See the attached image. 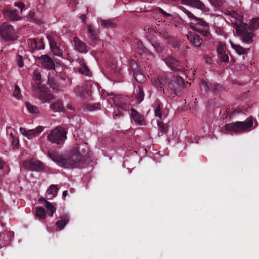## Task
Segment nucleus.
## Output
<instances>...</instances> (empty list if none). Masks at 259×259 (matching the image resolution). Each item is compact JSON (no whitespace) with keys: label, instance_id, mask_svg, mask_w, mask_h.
Wrapping results in <instances>:
<instances>
[{"label":"nucleus","instance_id":"obj_1","mask_svg":"<svg viewBox=\"0 0 259 259\" xmlns=\"http://www.w3.org/2000/svg\"><path fill=\"white\" fill-rule=\"evenodd\" d=\"M222 12L235 25L237 35L245 43L250 44L253 41V34L247 30V25L243 22V17L241 13L236 11L223 8Z\"/></svg>","mask_w":259,"mask_h":259},{"label":"nucleus","instance_id":"obj_2","mask_svg":"<svg viewBox=\"0 0 259 259\" xmlns=\"http://www.w3.org/2000/svg\"><path fill=\"white\" fill-rule=\"evenodd\" d=\"M87 148L85 143L74 146L70 151L68 157H64L62 167L67 168L85 167L88 165V160L83 154H85Z\"/></svg>","mask_w":259,"mask_h":259},{"label":"nucleus","instance_id":"obj_3","mask_svg":"<svg viewBox=\"0 0 259 259\" xmlns=\"http://www.w3.org/2000/svg\"><path fill=\"white\" fill-rule=\"evenodd\" d=\"M144 31L146 33L145 37L150 42L156 51L159 54L162 53V46H161L162 26L161 21L160 20L157 21L153 28L145 27Z\"/></svg>","mask_w":259,"mask_h":259},{"label":"nucleus","instance_id":"obj_4","mask_svg":"<svg viewBox=\"0 0 259 259\" xmlns=\"http://www.w3.org/2000/svg\"><path fill=\"white\" fill-rule=\"evenodd\" d=\"M168 83L169 88L175 93L179 88L185 87V82L180 75L174 72H166L163 75V82Z\"/></svg>","mask_w":259,"mask_h":259},{"label":"nucleus","instance_id":"obj_5","mask_svg":"<svg viewBox=\"0 0 259 259\" xmlns=\"http://www.w3.org/2000/svg\"><path fill=\"white\" fill-rule=\"evenodd\" d=\"M253 125L252 117H248L244 121H237L226 124V128L228 131L237 133L245 132Z\"/></svg>","mask_w":259,"mask_h":259},{"label":"nucleus","instance_id":"obj_6","mask_svg":"<svg viewBox=\"0 0 259 259\" xmlns=\"http://www.w3.org/2000/svg\"><path fill=\"white\" fill-rule=\"evenodd\" d=\"M67 132L62 127H57L51 131L47 136V139L53 143L63 144L67 138Z\"/></svg>","mask_w":259,"mask_h":259},{"label":"nucleus","instance_id":"obj_7","mask_svg":"<svg viewBox=\"0 0 259 259\" xmlns=\"http://www.w3.org/2000/svg\"><path fill=\"white\" fill-rule=\"evenodd\" d=\"M0 34L5 39L13 41L17 38V35L14 27L11 25L4 23L0 26Z\"/></svg>","mask_w":259,"mask_h":259},{"label":"nucleus","instance_id":"obj_8","mask_svg":"<svg viewBox=\"0 0 259 259\" xmlns=\"http://www.w3.org/2000/svg\"><path fill=\"white\" fill-rule=\"evenodd\" d=\"M61 79L63 80V82L59 81L56 77L52 76L50 73H49L48 82L50 87L53 89V90L56 91H62L66 88V83L64 82L65 80L64 77H61Z\"/></svg>","mask_w":259,"mask_h":259},{"label":"nucleus","instance_id":"obj_9","mask_svg":"<svg viewBox=\"0 0 259 259\" xmlns=\"http://www.w3.org/2000/svg\"><path fill=\"white\" fill-rule=\"evenodd\" d=\"M166 65L174 71H178L180 74L185 75V69L180 67L181 63L172 56L163 59Z\"/></svg>","mask_w":259,"mask_h":259},{"label":"nucleus","instance_id":"obj_10","mask_svg":"<svg viewBox=\"0 0 259 259\" xmlns=\"http://www.w3.org/2000/svg\"><path fill=\"white\" fill-rule=\"evenodd\" d=\"M22 165L26 169L32 171H41L44 169V165L42 162L33 159L23 161Z\"/></svg>","mask_w":259,"mask_h":259},{"label":"nucleus","instance_id":"obj_11","mask_svg":"<svg viewBox=\"0 0 259 259\" xmlns=\"http://www.w3.org/2000/svg\"><path fill=\"white\" fill-rule=\"evenodd\" d=\"M50 49L54 55L58 57H63L65 47L63 45L58 44L55 39L51 36L48 37Z\"/></svg>","mask_w":259,"mask_h":259},{"label":"nucleus","instance_id":"obj_12","mask_svg":"<svg viewBox=\"0 0 259 259\" xmlns=\"http://www.w3.org/2000/svg\"><path fill=\"white\" fill-rule=\"evenodd\" d=\"M218 58L222 63H228L229 58L226 53V45L225 42L219 41L216 48Z\"/></svg>","mask_w":259,"mask_h":259},{"label":"nucleus","instance_id":"obj_13","mask_svg":"<svg viewBox=\"0 0 259 259\" xmlns=\"http://www.w3.org/2000/svg\"><path fill=\"white\" fill-rule=\"evenodd\" d=\"M36 60L40 63L41 66L47 69H55V64L52 59L48 55H41L37 57Z\"/></svg>","mask_w":259,"mask_h":259},{"label":"nucleus","instance_id":"obj_14","mask_svg":"<svg viewBox=\"0 0 259 259\" xmlns=\"http://www.w3.org/2000/svg\"><path fill=\"white\" fill-rule=\"evenodd\" d=\"M129 99L130 98L128 97L123 96H116L113 98V102L119 109L126 110L129 103Z\"/></svg>","mask_w":259,"mask_h":259},{"label":"nucleus","instance_id":"obj_15","mask_svg":"<svg viewBox=\"0 0 259 259\" xmlns=\"http://www.w3.org/2000/svg\"><path fill=\"white\" fill-rule=\"evenodd\" d=\"M196 22H197L195 25L196 31L202 35L207 36L209 34V29L208 24L200 18Z\"/></svg>","mask_w":259,"mask_h":259},{"label":"nucleus","instance_id":"obj_16","mask_svg":"<svg viewBox=\"0 0 259 259\" xmlns=\"http://www.w3.org/2000/svg\"><path fill=\"white\" fill-rule=\"evenodd\" d=\"M33 94L40 100L46 102L50 99L51 95H48L45 91L44 86L33 88Z\"/></svg>","mask_w":259,"mask_h":259},{"label":"nucleus","instance_id":"obj_17","mask_svg":"<svg viewBox=\"0 0 259 259\" xmlns=\"http://www.w3.org/2000/svg\"><path fill=\"white\" fill-rule=\"evenodd\" d=\"M44 38H29L27 40L28 45L32 50H39L45 49V44L43 41Z\"/></svg>","mask_w":259,"mask_h":259},{"label":"nucleus","instance_id":"obj_18","mask_svg":"<svg viewBox=\"0 0 259 259\" xmlns=\"http://www.w3.org/2000/svg\"><path fill=\"white\" fill-rule=\"evenodd\" d=\"M3 14L5 18L8 21H17L21 18L18 11L15 9H7L3 12Z\"/></svg>","mask_w":259,"mask_h":259},{"label":"nucleus","instance_id":"obj_19","mask_svg":"<svg viewBox=\"0 0 259 259\" xmlns=\"http://www.w3.org/2000/svg\"><path fill=\"white\" fill-rule=\"evenodd\" d=\"M181 3L200 10H204L205 5L200 0H181Z\"/></svg>","mask_w":259,"mask_h":259},{"label":"nucleus","instance_id":"obj_20","mask_svg":"<svg viewBox=\"0 0 259 259\" xmlns=\"http://www.w3.org/2000/svg\"><path fill=\"white\" fill-rule=\"evenodd\" d=\"M73 41L76 51L80 53H86L88 52L86 44L81 41L78 37H74Z\"/></svg>","mask_w":259,"mask_h":259},{"label":"nucleus","instance_id":"obj_21","mask_svg":"<svg viewBox=\"0 0 259 259\" xmlns=\"http://www.w3.org/2000/svg\"><path fill=\"white\" fill-rule=\"evenodd\" d=\"M12 237L13 234L11 232L0 233V248L8 245Z\"/></svg>","mask_w":259,"mask_h":259},{"label":"nucleus","instance_id":"obj_22","mask_svg":"<svg viewBox=\"0 0 259 259\" xmlns=\"http://www.w3.org/2000/svg\"><path fill=\"white\" fill-rule=\"evenodd\" d=\"M187 36L188 39L194 47L196 48L200 47L202 43V39L198 34L190 33L187 35Z\"/></svg>","mask_w":259,"mask_h":259},{"label":"nucleus","instance_id":"obj_23","mask_svg":"<svg viewBox=\"0 0 259 259\" xmlns=\"http://www.w3.org/2000/svg\"><path fill=\"white\" fill-rule=\"evenodd\" d=\"M134 95L135 98V104H140L144 99V92L141 85H138L134 91Z\"/></svg>","mask_w":259,"mask_h":259},{"label":"nucleus","instance_id":"obj_24","mask_svg":"<svg viewBox=\"0 0 259 259\" xmlns=\"http://www.w3.org/2000/svg\"><path fill=\"white\" fill-rule=\"evenodd\" d=\"M76 94L81 98L88 99L91 97V91L86 87H77L75 90Z\"/></svg>","mask_w":259,"mask_h":259},{"label":"nucleus","instance_id":"obj_25","mask_svg":"<svg viewBox=\"0 0 259 259\" xmlns=\"http://www.w3.org/2000/svg\"><path fill=\"white\" fill-rule=\"evenodd\" d=\"M131 117L136 123L139 125H142L144 121V117L135 109L131 108Z\"/></svg>","mask_w":259,"mask_h":259},{"label":"nucleus","instance_id":"obj_26","mask_svg":"<svg viewBox=\"0 0 259 259\" xmlns=\"http://www.w3.org/2000/svg\"><path fill=\"white\" fill-rule=\"evenodd\" d=\"M70 220L69 215L64 214L60 217V220L56 223V225L60 230H62Z\"/></svg>","mask_w":259,"mask_h":259},{"label":"nucleus","instance_id":"obj_27","mask_svg":"<svg viewBox=\"0 0 259 259\" xmlns=\"http://www.w3.org/2000/svg\"><path fill=\"white\" fill-rule=\"evenodd\" d=\"M48 156L51 159L58 163L60 166H62L64 160V157L63 156L59 155L55 152H49Z\"/></svg>","mask_w":259,"mask_h":259},{"label":"nucleus","instance_id":"obj_28","mask_svg":"<svg viewBox=\"0 0 259 259\" xmlns=\"http://www.w3.org/2000/svg\"><path fill=\"white\" fill-rule=\"evenodd\" d=\"M50 108L54 112L64 111L63 102L61 100H58L54 102L50 105Z\"/></svg>","mask_w":259,"mask_h":259},{"label":"nucleus","instance_id":"obj_29","mask_svg":"<svg viewBox=\"0 0 259 259\" xmlns=\"http://www.w3.org/2000/svg\"><path fill=\"white\" fill-rule=\"evenodd\" d=\"M58 188L56 185H52L47 190V194L48 199H52L54 198L58 193Z\"/></svg>","mask_w":259,"mask_h":259},{"label":"nucleus","instance_id":"obj_30","mask_svg":"<svg viewBox=\"0 0 259 259\" xmlns=\"http://www.w3.org/2000/svg\"><path fill=\"white\" fill-rule=\"evenodd\" d=\"M82 110L84 112H90L97 110L100 108V104L94 103L93 104H84L82 105Z\"/></svg>","mask_w":259,"mask_h":259},{"label":"nucleus","instance_id":"obj_31","mask_svg":"<svg viewBox=\"0 0 259 259\" xmlns=\"http://www.w3.org/2000/svg\"><path fill=\"white\" fill-rule=\"evenodd\" d=\"M33 79L36 82L32 84V88L36 87H41V75L39 72L37 71H34L33 73Z\"/></svg>","mask_w":259,"mask_h":259},{"label":"nucleus","instance_id":"obj_32","mask_svg":"<svg viewBox=\"0 0 259 259\" xmlns=\"http://www.w3.org/2000/svg\"><path fill=\"white\" fill-rule=\"evenodd\" d=\"M100 24L105 28H112L116 27V24L111 20H100Z\"/></svg>","mask_w":259,"mask_h":259},{"label":"nucleus","instance_id":"obj_33","mask_svg":"<svg viewBox=\"0 0 259 259\" xmlns=\"http://www.w3.org/2000/svg\"><path fill=\"white\" fill-rule=\"evenodd\" d=\"M20 132L25 136L30 139L33 136L36 135L34 130H26L25 128L23 127L20 128Z\"/></svg>","mask_w":259,"mask_h":259},{"label":"nucleus","instance_id":"obj_34","mask_svg":"<svg viewBox=\"0 0 259 259\" xmlns=\"http://www.w3.org/2000/svg\"><path fill=\"white\" fill-rule=\"evenodd\" d=\"M248 28L251 30H255L259 28V18L252 19L249 22Z\"/></svg>","mask_w":259,"mask_h":259},{"label":"nucleus","instance_id":"obj_35","mask_svg":"<svg viewBox=\"0 0 259 259\" xmlns=\"http://www.w3.org/2000/svg\"><path fill=\"white\" fill-rule=\"evenodd\" d=\"M162 128L163 134H165V135H166L167 137L166 139V141H167L168 143H169L171 140L170 137L171 136V134H172V128L170 126H168L166 127H165L163 124Z\"/></svg>","mask_w":259,"mask_h":259},{"label":"nucleus","instance_id":"obj_36","mask_svg":"<svg viewBox=\"0 0 259 259\" xmlns=\"http://www.w3.org/2000/svg\"><path fill=\"white\" fill-rule=\"evenodd\" d=\"M44 206L46 208L47 213L50 217H52L56 211V208L50 202H47L44 204Z\"/></svg>","mask_w":259,"mask_h":259},{"label":"nucleus","instance_id":"obj_37","mask_svg":"<svg viewBox=\"0 0 259 259\" xmlns=\"http://www.w3.org/2000/svg\"><path fill=\"white\" fill-rule=\"evenodd\" d=\"M36 216L40 220H43L46 218V211L45 209L42 207H38L35 210Z\"/></svg>","mask_w":259,"mask_h":259},{"label":"nucleus","instance_id":"obj_38","mask_svg":"<svg viewBox=\"0 0 259 259\" xmlns=\"http://www.w3.org/2000/svg\"><path fill=\"white\" fill-rule=\"evenodd\" d=\"M209 90L212 92L218 93L222 89V87L220 84L215 82V81H211L209 83Z\"/></svg>","mask_w":259,"mask_h":259},{"label":"nucleus","instance_id":"obj_39","mask_svg":"<svg viewBox=\"0 0 259 259\" xmlns=\"http://www.w3.org/2000/svg\"><path fill=\"white\" fill-rule=\"evenodd\" d=\"M25 105L27 110L30 113L37 114L39 112V109L37 106L33 105L28 102H26Z\"/></svg>","mask_w":259,"mask_h":259},{"label":"nucleus","instance_id":"obj_40","mask_svg":"<svg viewBox=\"0 0 259 259\" xmlns=\"http://www.w3.org/2000/svg\"><path fill=\"white\" fill-rule=\"evenodd\" d=\"M27 18L30 21L34 22L36 24H40L41 23V19L38 17H36L35 14L33 12H30Z\"/></svg>","mask_w":259,"mask_h":259},{"label":"nucleus","instance_id":"obj_41","mask_svg":"<svg viewBox=\"0 0 259 259\" xmlns=\"http://www.w3.org/2000/svg\"><path fill=\"white\" fill-rule=\"evenodd\" d=\"M161 80V77L159 75L157 77H152L151 78V82L155 87L159 88L161 89L162 88Z\"/></svg>","mask_w":259,"mask_h":259},{"label":"nucleus","instance_id":"obj_42","mask_svg":"<svg viewBox=\"0 0 259 259\" xmlns=\"http://www.w3.org/2000/svg\"><path fill=\"white\" fill-rule=\"evenodd\" d=\"M181 10L191 20L196 22L199 20V18L196 17L193 14H192L189 10H187L186 8L182 7Z\"/></svg>","mask_w":259,"mask_h":259},{"label":"nucleus","instance_id":"obj_43","mask_svg":"<svg viewBox=\"0 0 259 259\" xmlns=\"http://www.w3.org/2000/svg\"><path fill=\"white\" fill-rule=\"evenodd\" d=\"M230 45L232 49H233L238 54L242 55L245 53L244 48L240 46L235 45L231 41H230Z\"/></svg>","mask_w":259,"mask_h":259},{"label":"nucleus","instance_id":"obj_44","mask_svg":"<svg viewBox=\"0 0 259 259\" xmlns=\"http://www.w3.org/2000/svg\"><path fill=\"white\" fill-rule=\"evenodd\" d=\"M133 75L135 77V79L138 82H142L145 80L144 75L140 70L134 72V73H133Z\"/></svg>","mask_w":259,"mask_h":259},{"label":"nucleus","instance_id":"obj_45","mask_svg":"<svg viewBox=\"0 0 259 259\" xmlns=\"http://www.w3.org/2000/svg\"><path fill=\"white\" fill-rule=\"evenodd\" d=\"M209 2L215 8H221L224 5V0H208Z\"/></svg>","mask_w":259,"mask_h":259},{"label":"nucleus","instance_id":"obj_46","mask_svg":"<svg viewBox=\"0 0 259 259\" xmlns=\"http://www.w3.org/2000/svg\"><path fill=\"white\" fill-rule=\"evenodd\" d=\"M77 70L79 73L83 75H88L90 74V70L85 64L78 68Z\"/></svg>","mask_w":259,"mask_h":259},{"label":"nucleus","instance_id":"obj_47","mask_svg":"<svg viewBox=\"0 0 259 259\" xmlns=\"http://www.w3.org/2000/svg\"><path fill=\"white\" fill-rule=\"evenodd\" d=\"M88 30L89 33H90L91 38L93 40H96L97 39V33L95 29L92 28V25L88 26Z\"/></svg>","mask_w":259,"mask_h":259},{"label":"nucleus","instance_id":"obj_48","mask_svg":"<svg viewBox=\"0 0 259 259\" xmlns=\"http://www.w3.org/2000/svg\"><path fill=\"white\" fill-rule=\"evenodd\" d=\"M130 68L133 73H134V72H135L139 71L140 70L138 63H137L136 61L134 60H132L130 62Z\"/></svg>","mask_w":259,"mask_h":259},{"label":"nucleus","instance_id":"obj_49","mask_svg":"<svg viewBox=\"0 0 259 259\" xmlns=\"http://www.w3.org/2000/svg\"><path fill=\"white\" fill-rule=\"evenodd\" d=\"M137 52L140 55L143 54L145 51V48L144 47L142 41H138L137 44Z\"/></svg>","mask_w":259,"mask_h":259},{"label":"nucleus","instance_id":"obj_50","mask_svg":"<svg viewBox=\"0 0 259 259\" xmlns=\"http://www.w3.org/2000/svg\"><path fill=\"white\" fill-rule=\"evenodd\" d=\"M200 88L202 92H206L209 90V84L202 80L200 83Z\"/></svg>","mask_w":259,"mask_h":259},{"label":"nucleus","instance_id":"obj_51","mask_svg":"<svg viewBox=\"0 0 259 259\" xmlns=\"http://www.w3.org/2000/svg\"><path fill=\"white\" fill-rule=\"evenodd\" d=\"M13 96L17 99H20L21 97L20 89L17 85H15V90L13 93Z\"/></svg>","mask_w":259,"mask_h":259},{"label":"nucleus","instance_id":"obj_52","mask_svg":"<svg viewBox=\"0 0 259 259\" xmlns=\"http://www.w3.org/2000/svg\"><path fill=\"white\" fill-rule=\"evenodd\" d=\"M155 115L156 117H159L160 119H161L162 112L161 111L160 104H158L155 110Z\"/></svg>","mask_w":259,"mask_h":259},{"label":"nucleus","instance_id":"obj_53","mask_svg":"<svg viewBox=\"0 0 259 259\" xmlns=\"http://www.w3.org/2000/svg\"><path fill=\"white\" fill-rule=\"evenodd\" d=\"M166 17L169 18V20H173L175 19H176L177 16L176 14H170L166 12L164 10H163V17Z\"/></svg>","mask_w":259,"mask_h":259},{"label":"nucleus","instance_id":"obj_54","mask_svg":"<svg viewBox=\"0 0 259 259\" xmlns=\"http://www.w3.org/2000/svg\"><path fill=\"white\" fill-rule=\"evenodd\" d=\"M16 60L18 65L20 68H22V67H23L24 63L23 61V57L22 56L20 55H17L16 57Z\"/></svg>","mask_w":259,"mask_h":259},{"label":"nucleus","instance_id":"obj_55","mask_svg":"<svg viewBox=\"0 0 259 259\" xmlns=\"http://www.w3.org/2000/svg\"><path fill=\"white\" fill-rule=\"evenodd\" d=\"M67 108L71 111H73L74 112H76L77 110L75 106L71 103H69L67 105Z\"/></svg>","mask_w":259,"mask_h":259},{"label":"nucleus","instance_id":"obj_56","mask_svg":"<svg viewBox=\"0 0 259 259\" xmlns=\"http://www.w3.org/2000/svg\"><path fill=\"white\" fill-rule=\"evenodd\" d=\"M204 59L207 64H210L211 63V58L208 55H205Z\"/></svg>","mask_w":259,"mask_h":259},{"label":"nucleus","instance_id":"obj_57","mask_svg":"<svg viewBox=\"0 0 259 259\" xmlns=\"http://www.w3.org/2000/svg\"><path fill=\"white\" fill-rule=\"evenodd\" d=\"M44 128L42 126H38L35 129H33L36 135L42 132L44 130Z\"/></svg>","mask_w":259,"mask_h":259},{"label":"nucleus","instance_id":"obj_58","mask_svg":"<svg viewBox=\"0 0 259 259\" xmlns=\"http://www.w3.org/2000/svg\"><path fill=\"white\" fill-rule=\"evenodd\" d=\"M13 141L12 144L14 147L16 148L19 145V140L18 139H16L12 136Z\"/></svg>","mask_w":259,"mask_h":259},{"label":"nucleus","instance_id":"obj_59","mask_svg":"<svg viewBox=\"0 0 259 259\" xmlns=\"http://www.w3.org/2000/svg\"><path fill=\"white\" fill-rule=\"evenodd\" d=\"M170 108V105L168 104L166 105L164 109V111H163V116H167L168 115V110Z\"/></svg>","mask_w":259,"mask_h":259},{"label":"nucleus","instance_id":"obj_60","mask_svg":"<svg viewBox=\"0 0 259 259\" xmlns=\"http://www.w3.org/2000/svg\"><path fill=\"white\" fill-rule=\"evenodd\" d=\"M15 6L18 7L19 9H21V11H23V9L24 8L25 5L22 3H15Z\"/></svg>","mask_w":259,"mask_h":259},{"label":"nucleus","instance_id":"obj_61","mask_svg":"<svg viewBox=\"0 0 259 259\" xmlns=\"http://www.w3.org/2000/svg\"><path fill=\"white\" fill-rule=\"evenodd\" d=\"M156 122L157 125L159 127V132H162V121L158 119H157Z\"/></svg>","mask_w":259,"mask_h":259},{"label":"nucleus","instance_id":"obj_62","mask_svg":"<svg viewBox=\"0 0 259 259\" xmlns=\"http://www.w3.org/2000/svg\"><path fill=\"white\" fill-rule=\"evenodd\" d=\"M80 18L82 21V22L84 23L85 22V19H86V16H85V14H82L80 16Z\"/></svg>","mask_w":259,"mask_h":259},{"label":"nucleus","instance_id":"obj_63","mask_svg":"<svg viewBox=\"0 0 259 259\" xmlns=\"http://www.w3.org/2000/svg\"><path fill=\"white\" fill-rule=\"evenodd\" d=\"M39 202L40 203H42L43 202H44V204H46L47 202H48V201H47L44 198H40L39 199Z\"/></svg>","mask_w":259,"mask_h":259},{"label":"nucleus","instance_id":"obj_64","mask_svg":"<svg viewBox=\"0 0 259 259\" xmlns=\"http://www.w3.org/2000/svg\"><path fill=\"white\" fill-rule=\"evenodd\" d=\"M167 39L168 42L169 44L172 43L174 41V39L171 37H167Z\"/></svg>","mask_w":259,"mask_h":259}]
</instances>
